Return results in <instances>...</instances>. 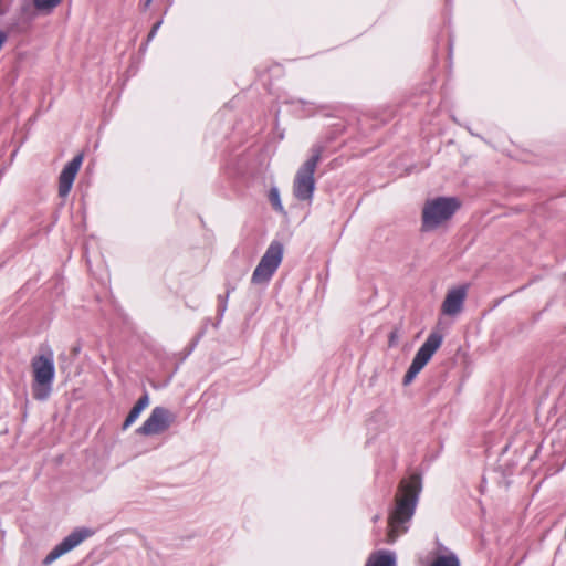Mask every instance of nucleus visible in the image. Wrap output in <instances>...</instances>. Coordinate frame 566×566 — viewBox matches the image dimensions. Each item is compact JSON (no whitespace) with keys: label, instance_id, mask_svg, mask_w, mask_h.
I'll list each match as a JSON object with an SVG mask.
<instances>
[{"label":"nucleus","instance_id":"f3484780","mask_svg":"<svg viewBox=\"0 0 566 566\" xmlns=\"http://www.w3.org/2000/svg\"><path fill=\"white\" fill-rule=\"evenodd\" d=\"M160 25H161V21H158V22H156V23L153 25V28H151L150 32L148 33L147 42H150V41L156 36V34H157V32H158V30H159Z\"/></svg>","mask_w":566,"mask_h":566},{"label":"nucleus","instance_id":"6e6552de","mask_svg":"<svg viewBox=\"0 0 566 566\" xmlns=\"http://www.w3.org/2000/svg\"><path fill=\"white\" fill-rule=\"evenodd\" d=\"M93 532L90 528H76L69 534L61 543H59L44 558L43 564L50 565L78 546L84 539L90 537Z\"/></svg>","mask_w":566,"mask_h":566},{"label":"nucleus","instance_id":"a211bd4d","mask_svg":"<svg viewBox=\"0 0 566 566\" xmlns=\"http://www.w3.org/2000/svg\"><path fill=\"white\" fill-rule=\"evenodd\" d=\"M398 338H399V332H398V329H394L389 335V346L390 347L396 346L398 343Z\"/></svg>","mask_w":566,"mask_h":566},{"label":"nucleus","instance_id":"6ab92c4d","mask_svg":"<svg viewBox=\"0 0 566 566\" xmlns=\"http://www.w3.org/2000/svg\"><path fill=\"white\" fill-rule=\"evenodd\" d=\"M8 40V34L0 30V50L2 49L3 44L7 42Z\"/></svg>","mask_w":566,"mask_h":566},{"label":"nucleus","instance_id":"9b49d317","mask_svg":"<svg viewBox=\"0 0 566 566\" xmlns=\"http://www.w3.org/2000/svg\"><path fill=\"white\" fill-rule=\"evenodd\" d=\"M149 405V396L145 392L135 403V406L130 409L128 416L126 417L123 423V430L129 428L139 417L142 411L146 409Z\"/></svg>","mask_w":566,"mask_h":566},{"label":"nucleus","instance_id":"20e7f679","mask_svg":"<svg viewBox=\"0 0 566 566\" xmlns=\"http://www.w3.org/2000/svg\"><path fill=\"white\" fill-rule=\"evenodd\" d=\"M34 384L33 397L36 400H45L51 394V387L55 375L53 358L51 356H38L32 360Z\"/></svg>","mask_w":566,"mask_h":566},{"label":"nucleus","instance_id":"412c9836","mask_svg":"<svg viewBox=\"0 0 566 566\" xmlns=\"http://www.w3.org/2000/svg\"><path fill=\"white\" fill-rule=\"evenodd\" d=\"M378 515L374 516V522L378 521Z\"/></svg>","mask_w":566,"mask_h":566},{"label":"nucleus","instance_id":"4468645a","mask_svg":"<svg viewBox=\"0 0 566 566\" xmlns=\"http://www.w3.org/2000/svg\"><path fill=\"white\" fill-rule=\"evenodd\" d=\"M430 566H460L459 558L455 554L439 555Z\"/></svg>","mask_w":566,"mask_h":566},{"label":"nucleus","instance_id":"0eeeda50","mask_svg":"<svg viewBox=\"0 0 566 566\" xmlns=\"http://www.w3.org/2000/svg\"><path fill=\"white\" fill-rule=\"evenodd\" d=\"M175 415L165 407H155L145 422L137 429L142 436H155L166 431L175 421Z\"/></svg>","mask_w":566,"mask_h":566},{"label":"nucleus","instance_id":"423d86ee","mask_svg":"<svg viewBox=\"0 0 566 566\" xmlns=\"http://www.w3.org/2000/svg\"><path fill=\"white\" fill-rule=\"evenodd\" d=\"M442 342L443 335L439 331H433L429 334L405 374L403 385H409L416 378L421 369L429 363L433 354L440 348Z\"/></svg>","mask_w":566,"mask_h":566},{"label":"nucleus","instance_id":"7ed1b4c3","mask_svg":"<svg viewBox=\"0 0 566 566\" xmlns=\"http://www.w3.org/2000/svg\"><path fill=\"white\" fill-rule=\"evenodd\" d=\"M322 151L323 147L315 146L313 148L312 156L300 167L296 172L293 185V192L294 196L301 201H312L313 192L315 190L314 174L316 166L321 160Z\"/></svg>","mask_w":566,"mask_h":566},{"label":"nucleus","instance_id":"f03ea898","mask_svg":"<svg viewBox=\"0 0 566 566\" xmlns=\"http://www.w3.org/2000/svg\"><path fill=\"white\" fill-rule=\"evenodd\" d=\"M459 208L460 201L453 197H438L428 200L422 209V230H434L451 219Z\"/></svg>","mask_w":566,"mask_h":566},{"label":"nucleus","instance_id":"39448f33","mask_svg":"<svg viewBox=\"0 0 566 566\" xmlns=\"http://www.w3.org/2000/svg\"><path fill=\"white\" fill-rule=\"evenodd\" d=\"M283 244L272 241L259 264L253 271L251 282L255 285H264L270 282L283 260Z\"/></svg>","mask_w":566,"mask_h":566},{"label":"nucleus","instance_id":"dca6fc26","mask_svg":"<svg viewBox=\"0 0 566 566\" xmlns=\"http://www.w3.org/2000/svg\"><path fill=\"white\" fill-rule=\"evenodd\" d=\"M229 295H230V289L227 290V293L224 295L218 296V314H219L220 318L223 316L224 312L227 311Z\"/></svg>","mask_w":566,"mask_h":566},{"label":"nucleus","instance_id":"f8f14e48","mask_svg":"<svg viewBox=\"0 0 566 566\" xmlns=\"http://www.w3.org/2000/svg\"><path fill=\"white\" fill-rule=\"evenodd\" d=\"M366 566H396L395 554L387 551H380L373 554Z\"/></svg>","mask_w":566,"mask_h":566},{"label":"nucleus","instance_id":"2eb2a0df","mask_svg":"<svg viewBox=\"0 0 566 566\" xmlns=\"http://www.w3.org/2000/svg\"><path fill=\"white\" fill-rule=\"evenodd\" d=\"M269 200L272 205V207L279 211V212H283V206H282V202H281V198H280V191L277 188L273 187L270 189V192H269Z\"/></svg>","mask_w":566,"mask_h":566},{"label":"nucleus","instance_id":"1a4fd4ad","mask_svg":"<svg viewBox=\"0 0 566 566\" xmlns=\"http://www.w3.org/2000/svg\"><path fill=\"white\" fill-rule=\"evenodd\" d=\"M83 155H76L71 161H69L62 169L59 177V195L60 197H66L73 186L74 179L82 166Z\"/></svg>","mask_w":566,"mask_h":566},{"label":"nucleus","instance_id":"ddd939ff","mask_svg":"<svg viewBox=\"0 0 566 566\" xmlns=\"http://www.w3.org/2000/svg\"><path fill=\"white\" fill-rule=\"evenodd\" d=\"M62 0H33V6L41 14H50Z\"/></svg>","mask_w":566,"mask_h":566},{"label":"nucleus","instance_id":"aec40b11","mask_svg":"<svg viewBox=\"0 0 566 566\" xmlns=\"http://www.w3.org/2000/svg\"><path fill=\"white\" fill-rule=\"evenodd\" d=\"M151 1H153V0H145V2H144L145 8L149 7V4L151 3Z\"/></svg>","mask_w":566,"mask_h":566},{"label":"nucleus","instance_id":"f257e3e1","mask_svg":"<svg viewBox=\"0 0 566 566\" xmlns=\"http://www.w3.org/2000/svg\"><path fill=\"white\" fill-rule=\"evenodd\" d=\"M421 490V479L418 474L401 480L395 497V507L388 517V544L395 543L408 531L407 524L415 514Z\"/></svg>","mask_w":566,"mask_h":566},{"label":"nucleus","instance_id":"9d476101","mask_svg":"<svg viewBox=\"0 0 566 566\" xmlns=\"http://www.w3.org/2000/svg\"><path fill=\"white\" fill-rule=\"evenodd\" d=\"M467 297V287L464 285L457 286L448 291L446 298L441 305V312L448 316L459 314Z\"/></svg>","mask_w":566,"mask_h":566}]
</instances>
